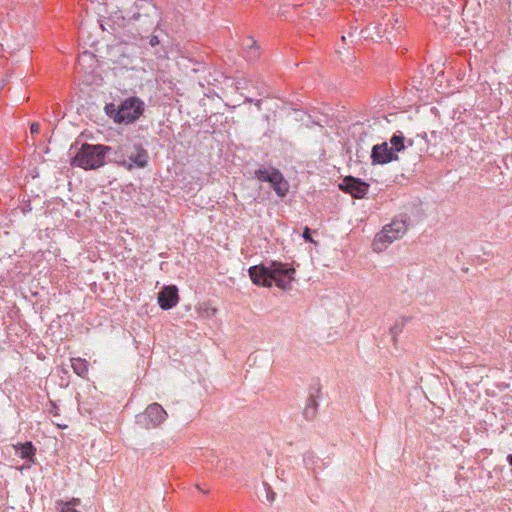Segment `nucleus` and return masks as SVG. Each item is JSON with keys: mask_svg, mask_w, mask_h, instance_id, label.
Returning a JSON list of instances; mask_svg holds the SVG:
<instances>
[{"mask_svg": "<svg viewBox=\"0 0 512 512\" xmlns=\"http://www.w3.org/2000/svg\"><path fill=\"white\" fill-rule=\"evenodd\" d=\"M30 130L32 134H38L40 132V125L38 123H32Z\"/></svg>", "mask_w": 512, "mask_h": 512, "instance_id": "6ab92c4d", "label": "nucleus"}, {"mask_svg": "<svg viewBox=\"0 0 512 512\" xmlns=\"http://www.w3.org/2000/svg\"><path fill=\"white\" fill-rule=\"evenodd\" d=\"M508 461H509L510 465L512 466V455L508 456Z\"/></svg>", "mask_w": 512, "mask_h": 512, "instance_id": "412c9836", "label": "nucleus"}, {"mask_svg": "<svg viewBox=\"0 0 512 512\" xmlns=\"http://www.w3.org/2000/svg\"><path fill=\"white\" fill-rule=\"evenodd\" d=\"M407 232V224L404 220L394 219L391 223L385 225L382 230L377 233L373 242V250L381 252L394 241L402 238Z\"/></svg>", "mask_w": 512, "mask_h": 512, "instance_id": "7ed1b4c3", "label": "nucleus"}, {"mask_svg": "<svg viewBox=\"0 0 512 512\" xmlns=\"http://www.w3.org/2000/svg\"><path fill=\"white\" fill-rule=\"evenodd\" d=\"M123 151L127 155V158L121 156L118 163L128 170L133 168H145L148 164V153L139 145H134L132 148H124Z\"/></svg>", "mask_w": 512, "mask_h": 512, "instance_id": "39448f33", "label": "nucleus"}, {"mask_svg": "<svg viewBox=\"0 0 512 512\" xmlns=\"http://www.w3.org/2000/svg\"><path fill=\"white\" fill-rule=\"evenodd\" d=\"M128 4L136 5V0H115V4H113L116 8V11L113 12L115 19H121L123 23L139 20L140 13L129 11Z\"/></svg>", "mask_w": 512, "mask_h": 512, "instance_id": "9d476101", "label": "nucleus"}, {"mask_svg": "<svg viewBox=\"0 0 512 512\" xmlns=\"http://www.w3.org/2000/svg\"><path fill=\"white\" fill-rule=\"evenodd\" d=\"M249 276L255 285L263 287H271V276L273 272V263L270 267L264 265L252 266L248 270Z\"/></svg>", "mask_w": 512, "mask_h": 512, "instance_id": "1a4fd4ad", "label": "nucleus"}, {"mask_svg": "<svg viewBox=\"0 0 512 512\" xmlns=\"http://www.w3.org/2000/svg\"><path fill=\"white\" fill-rule=\"evenodd\" d=\"M294 273L295 270L293 268H286L282 263L273 262L271 282H274L277 287L287 290L291 287Z\"/></svg>", "mask_w": 512, "mask_h": 512, "instance_id": "423d86ee", "label": "nucleus"}, {"mask_svg": "<svg viewBox=\"0 0 512 512\" xmlns=\"http://www.w3.org/2000/svg\"><path fill=\"white\" fill-rule=\"evenodd\" d=\"M274 496H275V493L274 492H270L268 493L267 497L270 501H273L274 500Z\"/></svg>", "mask_w": 512, "mask_h": 512, "instance_id": "aec40b11", "label": "nucleus"}, {"mask_svg": "<svg viewBox=\"0 0 512 512\" xmlns=\"http://www.w3.org/2000/svg\"><path fill=\"white\" fill-rule=\"evenodd\" d=\"M57 425H58V427H60V428H67V425H61V424H57Z\"/></svg>", "mask_w": 512, "mask_h": 512, "instance_id": "4be33fe9", "label": "nucleus"}, {"mask_svg": "<svg viewBox=\"0 0 512 512\" xmlns=\"http://www.w3.org/2000/svg\"><path fill=\"white\" fill-rule=\"evenodd\" d=\"M110 147L104 145H88L81 147L73 159V165L84 169H96L105 163V155Z\"/></svg>", "mask_w": 512, "mask_h": 512, "instance_id": "f03ea898", "label": "nucleus"}, {"mask_svg": "<svg viewBox=\"0 0 512 512\" xmlns=\"http://www.w3.org/2000/svg\"><path fill=\"white\" fill-rule=\"evenodd\" d=\"M256 106L258 107V109H260V102L258 101Z\"/></svg>", "mask_w": 512, "mask_h": 512, "instance_id": "5701e85b", "label": "nucleus"}, {"mask_svg": "<svg viewBox=\"0 0 512 512\" xmlns=\"http://www.w3.org/2000/svg\"><path fill=\"white\" fill-rule=\"evenodd\" d=\"M158 304L163 310H169L179 302L178 289L174 285L165 286L158 294Z\"/></svg>", "mask_w": 512, "mask_h": 512, "instance_id": "9b49d317", "label": "nucleus"}, {"mask_svg": "<svg viewBox=\"0 0 512 512\" xmlns=\"http://www.w3.org/2000/svg\"><path fill=\"white\" fill-rule=\"evenodd\" d=\"M71 365L74 372L80 377H86L88 374V362L82 358H72Z\"/></svg>", "mask_w": 512, "mask_h": 512, "instance_id": "ddd939ff", "label": "nucleus"}, {"mask_svg": "<svg viewBox=\"0 0 512 512\" xmlns=\"http://www.w3.org/2000/svg\"><path fill=\"white\" fill-rule=\"evenodd\" d=\"M272 168L271 169H258L255 171V177L263 182H268V178L271 177Z\"/></svg>", "mask_w": 512, "mask_h": 512, "instance_id": "dca6fc26", "label": "nucleus"}, {"mask_svg": "<svg viewBox=\"0 0 512 512\" xmlns=\"http://www.w3.org/2000/svg\"><path fill=\"white\" fill-rule=\"evenodd\" d=\"M268 182L272 185L278 196L284 197L287 194L289 185L279 170L272 168L271 177L268 178Z\"/></svg>", "mask_w": 512, "mask_h": 512, "instance_id": "f8f14e48", "label": "nucleus"}, {"mask_svg": "<svg viewBox=\"0 0 512 512\" xmlns=\"http://www.w3.org/2000/svg\"><path fill=\"white\" fill-rule=\"evenodd\" d=\"M149 44L154 47L159 44V38L156 35H152L149 39Z\"/></svg>", "mask_w": 512, "mask_h": 512, "instance_id": "a211bd4d", "label": "nucleus"}, {"mask_svg": "<svg viewBox=\"0 0 512 512\" xmlns=\"http://www.w3.org/2000/svg\"><path fill=\"white\" fill-rule=\"evenodd\" d=\"M404 140L402 135H394L390 139L391 146L387 142L375 145L371 152L372 163L383 165L397 160V153L405 148Z\"/></svg>", "mask_w": 512, "mask_h": 512, "instance_id": "20e7f679", "label": "nucleus"}, {"mask_svg": "<svg viewBox=\"0 0 512 512\" xmlns=\"http://www.w3.org/2000/svg\"><path fill=\"white\" fill-rule=\"evenodd\" d=\"M17 450H19V455L23 459H30L32 460L33 456L35 455L36 449L34 448L33 444L31 442H26L24 444H18L15 446Z\"/></svg>", "mask_w": 512, "mask_h": 512, "instance_id": "4468645a", "label": "nucleus"}, {"mask_svg": "<svg viewBox=\"0 0 512 512\" xmlns=\"http://www.w3.org/2000/svg\"><path fill=\"white\" fill-rule=\"evenodd\" d=\"M339 187L342 191L351 194L354 198L360 199L366 195L369 184L350 176L344 178Z\"/></svg>", "mask_w": 512, "mask_h": 512, "instance_id": "6e6552de", "label": "nucleus"}, {"mask_svg": "<svg viewBox=\"0 0 512 512\" xmlns=\"http://www.w3.org/2000/svg\"><path fill=\"white\" fill-rule=\"evenodd\" d=\"M145 111V103L136 96L123 100L117 108L114 104L106 106V112L116 123L131 124L138 120Z\"/></svg>", "mask_w": 512, "mask_h": 512, "instance_id": "f257e3e1", "label": "nucleus"}, {"mask_svg": "<svg viewBox=\"0 0 512 512\" xmlns=\"http://www.w3.org/2000/svg\"><path fill=\"white\" fill-rule=\"evenodd\" d=\"M303 238L305 239V241L307 242H313V239L310 235V229L308 227H305L304 228V231H303V234H302Z\"/></svg>", "mask_w": 512, "mask_h": 512, "instance_id": "f3484780", "label": "nucleus"}, {"mask_svg": "<svg viewBox=\"0 0 512 512\" xmlns=\"http://www.w3.org/2000/svg\"><path fill=\"white\" fill-rule=\"evenodd\" d=\"M168 417L166 410L158 403H152L147 406L144 412L145 426L147 428H156L163 424Z\"/></svg>", "mask_w": 512, "mask_h": 512, "instance_id": "0eeeda50", "label": "nucleus"}, {"mask_svg": "<svg viewBox=\"0 0 512 512\" xmlns=\"http://www.w3.org/2000/svg\"><path fill=\"white\" fill-rule=\"evenodd\" d=\"M81 504L79 498H73L72 500L62 503L61 512H80L76 509Z\"/></svg>", "mask_w": 512, "mask_h": 512, "instance_id": "2eb2a0df", "label": "nucleus"}]
</instances>
